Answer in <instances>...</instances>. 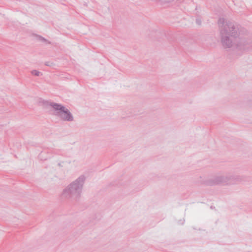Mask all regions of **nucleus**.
I'll use <instances>...</instances> for the list:
<instances>
[{
  "instance_id": "obj_10",
  "label": "nucleus",
  "mask_w": 252,
  "mask_h": 252,
  "mask_svg": "<svg viewBox=\"0 0 252 252\" xmlns=\"http://www.w3.org/2000/svg\"><path fill=\"white\" fill-rule=\"evenodd\" d=\"M39 39L41 40V41H46V39L42 37H39Z\"/></svg>"
},
{
  "instance_id": "obj_3",
  "label": "nucleus",
  "mask_w": 252,
  "mask_h": 252,
  "mask_svg": "<svg viewBox=\"0 0 252 252\" xmlns=\"http://www.w3.org/2000/svg\"><path fill=\"white\" fill-rule=\"evenodd\" d=\"M85 180L86 177L82 175L70 183L63 189L62 198L77 200L81 196Z\"/></svg>"
},
{
  "instance_id": "obj_6",
  "label": "nucleus",
  "mask_w": 252,
  "mask_h": 252,
  "mask_svg": "<svg viewBox=\"0 0 252 252\" xmlns=\"http://www.w3.org/2000/svg\"><path fill=\"white\" fill-rule=\"evenodd\" d=\"M31 73L32 75H35V76H39L40 75H41L42 74V73L36 70H33L31 71Z\"/></svg>"
},
{
  "instance_id": "obj_9",
  "label": "nucleus",
  "mask_w": 252,
  "mask_h": 252,
  "mask_svg": "<svg viewBox=\"0 0 252 252\" xmlns=\"http://www.w3.org/2000/svg\"><path fill=\"white\" fill-rule=\"evenodd\" d=\"M174 0H162V1H164V2H171L172 1H173Z\"/></svg>"
},
{
  "instance_id": "obj_11",
  "label": "nucleus",
  "mask_w": 252,
  "mask_h": 252,
  "mask_svg": "<svg viewBox=\"0 0 252 252\" xmlns=\"http://www.w3.org/2000/svg\"><path fill=\"white\" fill-rule=\"evenodd\" d=\"M42 154L41 153L40 155H39V158H41V156H42Z\"/></svg>"
},
{
  "instance_id": "obj_4",
  "label": "nucleus",
  "mask_w": 252,
  "mask_h": 252,
  "mask_svg": "<svg viewBox=\"0 0 252 252\" xmlns=\"http://www.w3.org/2000/svg\"><path fill=\"white\" fill-rule=\"evenodd\" d=\"M231 174H228L227 175L216 176L206 180L203 182H201V183L207 186L227 185L228 184H231Z\"/></svg>"
},
{
  "instance_id": "obj_7",
  "label": "nucleus",
  "mask_w": 252,
  "mask_h": 252,
  "mask_svg": "<svg viewBox=\"0 0 252 252\" xmlns=\"http://www.w3.org/2000/svg\"><path fill=\"white\" fill-rule=\"evenodd\" d=\"M63 163V162H59L58 163V165L60 167H63V165H62V164Z\"/></svg>"
},
{
  "instance_id": "obj_2",
  "label": "nucleus",
  "mask_w": 252,
  "mask_h": 252,
  "mask_svg": "<svg viewBox=\"0 0 252 252\" xmlns=\"http://www.w3.org/2000/svg\"><path fill=\"white\" fill-rule=\"evenodd\" d=\"M36 103L43 108H51L52 114L64 122H73L74 116L70 110L63 105L55 102L51 100L38 98Z\"/></svg>"
},
{
  "instance_id": "obj_5",
  "label": "nucleus",
  "mask_w": 252,
  "mask_h": 252,
  "mask_svg": "<svg viewBox=\"0 0 252 252\" xmlns=\"http://www.w3.org/2000/svg\"><path fill=\"white\" fill-rule=\"evenodd\" d=\"M231 184L239 182H246L250 180V177L246 175H231Z\"/></svg>"
},
{
  "instance_id": "obj_8",
  "label": "nucleus",
  "mask_w": 252,
  "mask_h": 252,
  "mask_svg": "<svg viewBox=\"0 0 252 252\" xmlns=\"http://www.w3.org/2000/svg\"><path fill=\"white\" fill-rule=\"evenodd\" d=\"M196 22L197 24L200 25L201 24V21L199 19H196Z\"/></svg>"
},
{
  "instance_id": "obj_1",
  "label": "nucleus",
  "mask_w": 252,
  "mask_h": 252,
  "mask_svg": "<svg viewBox=\"0 0 252 252\" xmlns=\"http://www.w3.org/2000/svg\"><path fill=\"white\" fill-rule=\"evenodd\" d=\"M218 23L223 47L242 51L252 49V34L245 28L223 18Z\"/></svg>"
}]
</instances>
